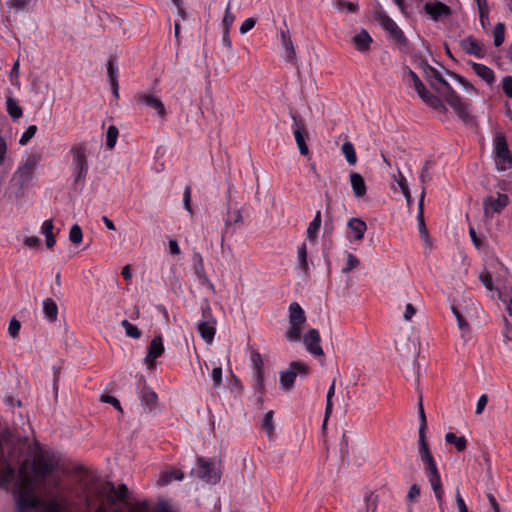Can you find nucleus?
Returning <instances> with one entry per match:
<instances>
[{
  "instance_id": "a878e982",
  "label": "nucleus",
  "mask_w": 512,
  "mask_h": 512,
  "mask_svg": "<svg viewBox=\"0 0 512 512\" xmlns=\"http://www.w3.org/2000/svg\"><path fill=\"white\" fill-rule=\"evenodd\" d=\"M350 184L356 198H363L366 195L367 186L361 174L352 172L350 174Z\"/></svg>"
},
{
  "instance_id": "393cba45",
  "label": "nucleus",
  "mask_w": 512,
  "mask_h": 512,
  "mask_svg": "<svg viewBox=\"0 0 512 512\" xmlns=\"http://www.w3.org/2000/svg\"><path fill=\"white\" fill-rule=\"evenodd\" d=\"M468 65L471 66L477 76H479L488 85H492L495 81V75L491 68L484 64H479L473 61H468Z\"/></svg>"
},
{
  "instance_id": "4468645a",
  "label": "nucleus",
  "mask_w": 512,
  "mask_h": 512,
  "mask_svg": "<svg viewBox=\"0 0 512 512\" xmlns=\"http://www.w3.org/2000/svg\"><path fill=\"white\" fill-rule=\"evenodd\" d=\"M509 198L506 194L498 193L497 199L488 196L483 201V210L486 218H492L495 213H501L508 205Z\"/></svg>"
},
{
  "instance_id": "0e129e2a",
  "label": "nucleus",
  "mask_w": 512,
  "mask_h": 512,
  "mask_svg": "<svg viewBox=\"0 0 512 512\" xmlns=\"http://www.w3.org/2000/svg\"><path fill=\"white\" fill-rule=\"evenodd\" d=\"M420 496V487L417 484H413L407 494V500L411 503L415 502Z\"/></svg>"
},
{
  "instance_id": "de8ad7c7",
  "label": "nucleus",
  "mask_w": 512,
  "mask_h": 512,
  "mask_svg": "<svg viewBox=\"0 0 512 512\" xmlns=\"http://www.w3.org/2000/svg\"><path fill=\"white\" fill-rule=\"evenodd\" d=\"M430 165H431V161L430 160H427L422 169H421V173H420V182L422 184V188L421 190L424 188L425 189V184L428 183L429 181H431L432 177L429 173V168H430Z\"/></svg>"
},
{
  "instance_id": "c756f323",
  "label": "nucleus",
  "mask_w": 512,
  "mask_h": 512,
  "mask_svg": "<svg viewBox=\"0 0 512 512\" xmlns=\"http://www.w3.org/2000/svg\"><path fill=\"white\" fill-rule=\"evenodd\" d=\"M107 73L112 93L115 98H119L118 68L114 65V62L111 59L107 63Z\"/></svg>"
},
{
  "instance_id": "aec40b11",
  "label": "nucleus",
  "mask_w": 512,
  "mask_h": 512,
  "mask_svg": "<svg viewBox=\"0 0 512 512\" xmlns=\"http://www.w3.org/2000/svg\"><path fill=\"white\" fill-rule=\"evenodd\" d=\"M164 353V345L163 338L161 335H156L151 340L148 352L145 357V363L149 366V368H153L155 366L154 361L160 357Z\"/></svg>"
},
{
  "instance_id": "49530a36",
  "label": "nucleus",
  "mask_w": 512,
  "mask_h": 512,
  "mask_svg": "<svg viewBox=\"0 0 512 512\" xmlns=\"http://www.w3.org/2000/svg\"><path fill=\"white\" fill-rule=\"evenodd\" d=\"M360 265L359 259L353 255L352 253H347V262L346 266L342 268L343 273H349L353 269L357 268Z\"/></svg>"
},
{
  "instance_id": "f704fd0d",
  "label": "nucleus",
  "mask_w": 512,
  "mask_h": 512,
  "mask_svg": "<svg viewBox=\"0 0 512 512\" xmlns=\"http://www.w3.org/2000/svg\"><path fill=\"white\" fill-rule=\"evenodd\" d=\"M445 440L447 443L454 445L459 452H462L466 449L467 440L464 436L458 437L456 434L448 432L445 435Z\"/></svg>"
},
{
  "instance_id": "e2e57ef3",
  "label": "nucleus",
  "mask_w": 512,
  "mask_h": 512,
  "mask_svg": "<svg viewBox=\"0 0 512 512\" xmlns=\"http://www.w3.org/2000/svg\"><path fill=\"white\" fill-rule=\"evenodd\" d=\"M502 89L507 97L512 98V76H505L503 78Z\"/></svg>"
},
{
  "instance_id": "052dcab7",
  "label": "nucleus",
  "mask_w": 512,
  "mask_h": 512,
  "mask_svg": "<svg viewBox=\"0 0 512 512\" xmlns=\"http://www.w3.org/2000/svg\"><path fill=\"white\" fill-rule=\"evenodd\" d=\"M212 380H213V387L215 389L219 388L222 384V368L221 367H215L212 370Z\"/></svg>"
},
{
  "instance_id": "423d86ee",
  "label": "nucleus",
  "mask_w": 512,
  "mask_h": 512,
  "mask_svg": "<svg viewBox=\"0 0 512 512\" xmlns=\"http://www.w3.org/2000/svg\"><path fill=\"white\" fill-rule=\"evenodd\" d=\"M289 327L285 332V337L289 342H297L301 338L302 325L306 321V315L302 307L297 302L289 305Z\"/></svg>"
},
{
  "instance_id": "3c124183",
  "label": "nucleus",
  "mask_w": 512,
  "mask_h": 512,
  "mask_svg": "<svg viewBox=\"0 0 512 512\" xmlns=\"http://www.w3.org/2000/svg\"><path fill=\"white\" fill-rule=\"evenodd\" d=\"M37 132V126L36 125H30L25 132L22 134L19 143L20 145H26L31 138L36 134Z\"/></svg>"
},
{
  "instance_id": "37998d69",
  "label": "nucleus",
  "mask_w": 512,
  "mask_h": 512,
  "mask_svg": "<svg viewBox=\"0 0 512 512\" xmlns=\"http://www.w3.org/2000/svg\"><path fill=\"white\" fill-rule=\"evenodd\" d=\"M234 20H235V16L231 12V1H228L226 9H225L224 17L222 20L223 30L230 31V28L233 25Z\"/></svg>"
},
{
  "instance_id": "774afa93",
  "label": "nucleus",
  "mask_w": 512,
  "mask_h": 512,
  "mask_svg": "<svg viewBox=\"0 0 512 512\" xmlns=\"http://www.w3.org/2000/svg\"><path fill=\"white\" fill-rule=\"evenodd\" d=\"M29 1L30 0H8L7 6L9 8L15 9L16 11H19L23 9L29 3Z\"/></svg>"
},
{
  "instance_id": "39448f33",
  "label": "nucleus",
  "mask_w": 512,
  "mask_h": 512,
  "mask_svg": "<svg viewBox=\"0 0 512 512\" xmlns=\"http://www.w3.org/2000/svg\"><path fill=\"white\" fill-rule=\"evenodd\" d=\"M420 460L424 465L428 480L439 503L443 501V487L435 460L431 451L418 452Z\"/></svg>"
},
{
  "instance_id": "a18cd8bd",
  "label": "nucleus",
  "mask_w": 512,
  "mask_h": 512,
  "mask_svg": "<svg viewBox=\"0 0 512 512\" xmlns=\"http://www.w3.org/2000/svg\"><path fill=\"white\" fill-rule=\"evenodd\" d=\"M83 239L82 229L78 224H74L69 231V240L73 244H80Z\"/></svg>"
},
{
  "instance_id": "0eeeda50",
  "label": "nucleus",
  "mask_w": 512,
  "mask_h": 512,
  "mask_svg": "<svg viewBox=\"0 0 512 512\" xmlns=\"http://www.w3.org/2000/svg\"><path fill=\"white\" fill-rule=\"evenodd\" d=\"M375 19L380 22L383 29L388 33L389 38L395 43L398 49H406L408 47V39L404 35V32L382 9L375 13Z\"/></svg>"
},
{
  "instance_id": "a211bd4d",
  "label": "nucleus",
  "mask_w": 512,
  "mask_h": 512,
  "mask_svg": "<svg viewBox=\"0 0 512 512\" xmlns=\"http://www.w3.org/2000/svg\"><path fill=\"white\" fill-rule=\"evenodd\" d=\"M199 469L197 476L209 483H217L220 480V473L216 470L214 463L203 458L198 459Z\"/></svg>"
},
{
  "instance_id": "bb28decb",
  "label": "nucleus",
  "mask_w": 512,
  "mask_h": 512,
  "mask_svg": "<svg viewBox=\"0 0 512 512\" xmlns=\"http://www.w3.org/2000/svg\"><path fill=\"white\" fill-rule=\"evenodd\" d=\"M352 42L359 52H366L370 48L372 38L365 29H362L360 33L353 37Z\"/></svg>"
},
{
  "instance_id": "6ab92c4d",
  "label": "nucleus",
  "mask_w": 512,
  "mask_h": 512,
  "mask_svg": "<svg viewBox=\"0 0 512 512\" xmlns=\"http://www.w3.org/2000/svg\"><path fill=\"white\" fill-rule=\"evenodd\" d=\"M304 345L307 351L314 356H323L324 352L320 346V334L317 329L311 328L304 335Z\"/></svg>"
},
{
  "instance_id": "4c0bfd02",
  "label": "nucleus",
  "mask_w": 512,
  "mask_h": 512,
  "mask_svg": "<svg viewBox=\"0 0 512 512\" xmlns=\"http://www.w3.org/2000/svg\"><path fill=\"white\" fill-rule=\"evenodd\" d=\"M494 45L499 47L503 44L505 39V24L499 22L493 29Z\"/></svg>"
},
{
  "instance_id": "f8f14e48",
  "label": "nucleus",
  "mask_w": 512,
  "mask_h": 512,
  "mask_svg": "<svg viewBox=\"0 0 512 512\" xmlns=\"http://www.w3.org/2000/svg\"><path fill=\"white\" fill-rule=\"evenodd\" d=\"M136 105L144 106L155 110L156 114L160 118H164L166 115V109L162 100L150 91L137 92L133 97Z\"/></svg>"
},
{
  "instance_id": "79ce46f5",
  "label": "nucleus",
  "mask_w": 512,
  "mask_h": 512,
  "mask_svg": "<svg viewBox=\"0 0 512 512\" xmlns=\"http://www.w3.org/2000/svg\"><path fill=\"white\" fill-rule=\"evenodd\" d=\"M298 264L302 271H308L309 267L307 262V247L305 243H302L298 248Z\"/></svg>"
},
{
  "instance_id": "473e14b6",
  "label": "nucleus",
  "mask_w": 512,
  "mask_h": 512,
  "mask_svg": "<svg viewBox=\"0 0 512 512\" xmlns=\"http://www.w3.org/2000/svg\"><path fill=\"white\" fill-rule=\"evenodd\" d=\"M321 222V212L317 211L314 219L310 222L307 228V238L309 239L310 242H315L318 235V231L321 227Z\"/></svg>"
},
{
  "instance_id": "dca6fc26",
  "label": "nucleus",
  "mask_w": 512,
  "mask_h": 512,
  "mask_svg": "<svg viewBox=\"0 0 512 512\" xmlns=\"http://www.w3.org/2000/svg\"><path fill=\"white\" fill-rule=\"evenodd\" d=\"M418 417L420 421L419 430H418V452L429 451V445L426 441V429H427V419L426 414L423 407V399L422 395L419 396L418 401Z\"/></svg>"
},
{
  "instance_id": "9b49d317",
  "label": "nucleus",
  "mask_w": 512,
  "mask_h": 512,
  "mask_svg": "<svg viewBox=\"0 0 512 512\" xmlns=\"http://www.w3.org/2000/svg\"><path fill=\"white\" fill-rule=\"evenodd\" d=\"M309 374V367L301 361H292L289 368L280 372V385L284 390H290L298 375L306 377Z\"/></svg>"
},
{
  "instance_id": "ea45409f",
  "label": "nucleus",
  "mask_w": 512,
  "mask_h": 512,
  "mask_svg": "<svg viewBox=\"0 0 512 512\" xmlns=\"http://www.w3.org/2000/svg\"><path fill=\"white\" fill-rule=\"evenodd\" d=\"M118 128L114 125L108 127L106 132V146L109 149H113L115 147L117 138H118Z\"/></svg>"
},
{
  "instance_id": "72a5a7b5",
  "label": "nucleus",
  "mask_w": 512,
  "mask_h": 512,
  "mask_svg": "<svg viewBox=\"0 0 512 512\" xmlns=\"http://www.w3.org/2000/svg\"><path fill=\"white\" fill-rule=\"evenodd\" d=\"M193 262H194V271L197 275L199 281H207V275L205 273L203 258L199 252H194L193 254Z\"/></svg>"
},
{
  "instance_id": "f03ea898",
  "label": "nucleus",
  "mask_w": 512,
  "mask_h": 512,
  "mask_svg": "<svg viewBox=\"0 0 512 512\" xmlns=\"http://www.w3.org/2000/svg\"><path fill=\"white\" fill-rule=\"evenodd\" d=\"M423 72L429 85L445 99L463 123H472L473 117L469 112V104L453 90L443 75L431 65Z\"/></svg>"
},
{
  "instance_id": "7c9ffc66",
  "label": "nucleus",
  "mask_w": 512,
  "mask_h": 512,
  "mask_svg": "<svg viewBox=\"0 0 512 512\" xmlns=\"http://www.w3.org/2000/svg\"><path fill=\"white\" fill-rule=\"evenodd\" d=\"M424 198H425V190L423 188L422 192L420 194L419 202H418L417 220H418L419 232H420L422 238L425 241H427L429 236H428V231H427V228H426L425 222H424V212H423Z\"/></svg>"
},
{
  "instance_id": "cd10ccee",
  "label": "nucleus",
  "mask_w": 512,
  "mask_h": 512,
  "mask_svg": "<svg viewBox=\"0 0 512 512\" xmlns=\"http://www.w3.org/2000/svg\"><path fill=\"white\" fill-rule=\"evenodd\" d=\"M348 228L354 233V238L361 241L367 230V224L360 218L352 217L347 224Z\"/></svg>"
},
{
  "instance_id": "2eb2a0df",
  "label": "nucleus",
  "mask_w": 512,
  "mask_h": 512,
  "mask_svg": "<svg viewBox=\"0 0 512 512\" xmlns=\"http://www.w3.org/2000/svg\"><path fill=\"white\" fill-rule=\"evenodd\" d=\"M415 90L418 96L426 105H428L429 107L438 112H447V108L442 99L439 96L430 92L423 83L420 84V86L416 87Z\"/></svg>"
},
{
  "instance_id": "6e6d98bb",
  "label": "nucleus",
  "mask_w": 512,
  "mask_h": 512,
  "mask_svg": "<svg viewBox=\"0 0 512 512\" xmlns=\"http://www.w3.org/2000/svg\"><path fill=\"white\" fill-rule=\"evenodd\" d=\"M479 280L482 282V284L485 286V288L489 291L494 290L492 275L488 271H483L479 275Z\"/></svg>"
},
{
  "instance_id": "338daca9",
  "label": "nucleus",
  "mask_w": 512,
  "mask_h": 512,
  "mask_svg": "<svg viewBox=\"0 0 512 512\" xmlns=\"http://www.w3.org/2000/svg\"><path fill=\"white\" fill-rule=\"evenodd\" d=\"M256 24V19L253 17L247 18L240 26V33L245 34L250 31Z\"/></svg>"
},
{
  "instance_id": "58836bf2",
  "label": "nucleus",
  "mask_w": 512,
  "mask_h": 512,
  "mask_svg": "<svg viewBox=\"0 0 512 512\" xmlns=\"http://www.w3.org/2000/svg\"><path fill=\"white\" fill-rule=\"evenodd\" d=\"M121 326L125 329V333L128 337L139 339L142 335V332L138 329V327L126 319L121 321Z\"/></svg>"
},
{
  "instance_id": "6e6552de",
  "label": "nucleus",
  "mask_w": 512,
  "mask_h": 512,
  "mask_svg": "<svg viewBox=\"0 0 512 512\" xmlns=\"http://www.w3.org/2000/svg\"><path fill=\"white\" fill-rule=\"evenodd\" d=\"M495 163L500 170L512 167V154L509 150L506 137L503 133L497 132L493 139Z\"/></svg>"
},
{
  "instance_id": "5fc2aeb1",
  "label": "nucleus",
  "mask_w": 512,
  "mask_h": 512,
  "mask_svg": "<svg viewBox=\"0 0 512 512\" xmlns=\"http://www.w3.org/2000/svg\"><path fill=\"white\" fill-rule=\"evenodd\" d=\"M184 478V474L180 470H172L169 473L165 474L162 478V484H168L172 480H182Z\"/></svg>"
},
{
  "instance_id": "bf43d9fd",
  "label": "nucleus",
  "mask_w": 512,
  "mask_h": 512,
  "mask_svg": "<svg viewBox=\"0 0 512 512\" xmlns=\"http://www.w3.org/2000/svg\"><path fill=\"white\" fill-rule=\"evenodd\" d=\"M452 312L454 314V316L456 317L457 319V322H458V326L461 330L465 331V330H468L469 329V324L468 322L464 319V317L462 316V314L460 313V311L456 308V307H452Z\"/></svg>"
},
{
  "instance_id": "13d9d810",
  "label": "nucleus",
  "mask_w": 512,
  "mask_h": 512,
  "mask_svg": "<svg viewBox=\"0 0 512 512\" xmlns=\"http://www.w3.org/2000/svg\"><path fill=\"white\" fill-rule=\"evenodd\" d=\"M335 5L338 9L346 8L349 12H356L358 5L354 2L345 0H335Z\"/></svg>"
},
{
  "instance_id": "ddd939ff",
  "label": "nucleus",
  "mask_w": 512,
  "mask_h": 512,
  "mask_svg": "<svg viewBox=\"0 0 512 512\" xmlns=\"http://www.w3.org/2000/svg\"><path fill=\"white\" fill-rule=\"evenodd\" d=\"M421 47H417L408 41V47L406 49H399L402 53L410 56L413 63L417 64L423 71L429 67L426 54L431 55L430 49L426 45V42L420 39Z\"/></svg>"
},
{
  "instance_id": "20e7f679",
  "label": "nucleus",
  "mask_w": 512,
  "mask_h": 512,
  "mask_svg": "<svg viewBox=\"0 0 512 512\" xmlns=\"http://www.w3.org/2000/svg\"><path fill=\"white\" fill-rule=\"evenodd\" d=\"M21 443L10 441L6 435L0 439V485H5L13 478L15 469L13 464L18 463L23 451L20 447Z\"/></svg>"
},
{
  "instance_id": "680f3d73",
  "label": "nucleus",
  "mask_w": 512,
  "mask_h": 512,
  "mask_svg": "<svg viewBox=\"0 0 512 512\" xmlns=\"http://www.w3.org/2000/svg\"><path fill=\"white\" fill-rule=\"evenodd\" d=\"M60 374H61V367L54 366L53 367V390L55 393V399H57V396H58Z\"/></svg>"
},
{
  "instance_id": "7ed1b4c3",
  "label": "nucleus",
  "mask_w": 512,
  "mask_h": 512,
  "mask_svg": "<svg viewBox=\"0 0 512 512\" xmlns=\"http://www.w3.org/2000/svg\"><path fill=\"white\" fill-rule=\"evenodd\" d=\"M128 496V487L120 484L117 488L112 482H106L97 485L93 491L86 495L87 508L89 510L95 508V512H107L108 507L115 505L117 502L125 501Z\"/></svg>"
},
{
  "instance_id": "864d4df0",
  "label": "nucleus",
  "mask_w": 512,
  "mask_h": 512,
  "mask_svg": "<svg viewBox=\"0 0 512 512\" xmlns=\"http://www.w3.org/2000/svg\"><path fill=\"white\" fill-rule=\"evenodd\" d=\"M262 428L265 429L269 435L273 432V411H268L264 415L262 420Z\"/></svg>"
},
{
  "instance_id": "69168bd1",
  "label": "nucleus",
  "mask_w": 512,
  "mask_h": 512,
  "mask_svg": "<svg viewBox=\"0 0 512 512\" xmlns=\"http://www.w3.org/2000/svg\"><path fill=\"white\" fill-rule=\"evenodd\" d=\"M100 399H101L102 402L109 403V404L113 405L118 411L122 412V408H121L120 402L114 396L102 395Z\"/></svg>"
},
{
  "instance_id": "b1692460",
  "label": "nucleus",
  "mask_w": 512,
  "mask_h": 512,
  "mask_svg": "<svg viewBox=\"0 0 512 512\" xmlns=\"http://www.w3.org/2000/svg\"><path fill=\"white\" fill-rule=\"evenodd\" d=\"M216 320L204 319L198 323V332L203 340L210 344L214 340L216 333Z\"/></svg>"
},
{
  "instance_id": "09e8293b",
  "label": "nucleus",
  "mask_w": 512,
  "mask_h": 512,
  "mask_svg": "<svg viewBox=\"0 0 512 512\" xmlns=\"http://www.w3.org/2000/svg\"><path fill=\"white\" fill-rule=\"evenodd\" d=\"M406 76L410 78L414 89L423 83L418 77V75L408 66L403 67V77L405 78Z\"/></svg>"
},
{
  "instance_id": "e433bc0d",
  "label": "nucleus",
  "mask_w": 512,
  "mask_h": 512,
  "mask_svg": "<svg viewBox=\"0 0 512 512\" xmlns=\"http://www.w3.org/2000/svg\"><path fill=\"white\" fill-rule=\"evenodd\" d=\"M7 111L13 119H19L22 114V108L18 105L17 101L13 98H8L6 101Z\"/></svg>"
},
{
  "instance_id": "5701e85b",
  "label": "nucleus",
  "mask_w": 512,
  "mask_h": 512,
  "mask_svg": "<svg viewBox=\"0 0 512 512\" xmlns=\"http://www.w3.org/2000/svg\"><path fill=\"white\" fill-rule=\"evenodd\" d=\"M250 361L255 372V381L257 383L260 392L264 390V370H263V359L259 352L252 351L250 355Z\"/></svg>"
},
{
  "instance_id": "c03bdc74",
  "label": "nucleus",
  "mask_w": 512,
  "mask_h": 512,
  "mask_svg": "<svg viewBox=\"0 0 512 512\" xmlns=\"http://www.w3.org/2000/svg\"><path fill=\"white\" fill-rule=\"evenodd\" d=\"M446 74L452 79H455L457 82H459L466 91H472L476 93V89L474 88V86L461 75H458L457 73L449 70L446 71Z\"/></svg>"
},
{
  "instance_id": "f3484780",
  "label": "nucleus",
  "mask_w": 512,
  "mask_h": 512,
  "mask_svg": "<svg viewBox=\"0 0 512 512\" xmlns=\"http://www.w3.org/2000/svg\"><path fill=\"white\" fill-rule=\"evenodd\" d=\"M461 49L468 55H473L477 58H484L486 55L485 46L477 40L474 36H468L459 41Z\"/></svg>"
},
{
  "instance_id": "c9c22d12",
  "label": "nucleus",
  "mask_w": 512,
  "mask_h": 512,
  "mask_svg": "<svg viewBox=\"0 0 512 512\" xmlns=\"http://www.w3.org/2000/svg\"><path fill=\"white\" fill-rule=\"evenodd\" d=\"M341 151L346 158V161L350 165H354L357 162V156L353 144L349 141L344 142Z\"/></svg>"
},
{
  "instance_id": "c85d7f7f",
  "label": "nucleus",
  "mask_w": 512,
  "mask_h": 512,
  "mask_svg": "<svg viewBox=\"0 0 512 512\" xmlns=\"http://www.w3.org/2000/svg\"><path fill=\"white\" fill-rule=\"evenodd\" d=\"M140 400H141L142 406L145 409H148L151 412L157 406L158 397H157V394L154 391H152L151 389L145 387L141 391Z\"/></svg>"
},
{
  "instance_id": "a19ab883",
  "label": "nucleus",
  "mask_w": 512,
  "mask_h": 512,
  "mask_svg": "<svg viewBox=\"0 0 512 512\" xmlns=\"http://www.w3.org/2000/svg\"><path fill=\"white\" fill-rule=\"evenodd\" d=\"M396 181L401 189V192L403 193V195L407 201V205L410 206L411 201H412L411 193H410L406 178L404 177V175L401 172H399V177Z\"/></svg>"
},
{
  "instance_id": "9d476101",
  "label": "nucleus",
  "mask_w": 512,
  "mask_h": 512,
  "mask_svg": "<svg viewBox=\"0 0 512 512\" xmlns=\"http://www.w3.org/2000/svg\"><path fill=\"white\" fill-rule=\"evenodd\" d=\"M71 153L73 154L74 184H82L88 173L87 154L84 144L72 147Z\"/></svg>"
},
{
  "instance_id": "2f4dec72",
  "label": "nucleus",
  "mask_w": 512,
  "mask_h": 512,
  "mask_svg": "<svg viewBox=\"0 0 512 512\" xmlns=\"http://www.w3.org/2000/svg\"><path fill=\"white\" fill-rule=\"evenodd\" d=\"M43 313L49 322H55L58 317V306L51 298H46L43 301Z\"/></svg>"
},
{
  "instance_id": "f257e3e1",
  "label": "nucleus",
  "mask_w": 512,
  "mask_h": 512,
  "mask_svg": "<svg viewBox=\"0 0 512 512\" xmlns=\"http://www.w3.org/2000/svg\"><path fill=\"white\" fill-rule=\"evenodd\" d=\"M32 470L28 472V461L19 468L14 488V498L18 512H28L39 508L40 512H68L69 501L59 489L61 479L53 475L59 466V458L50 449L35 442L32 451Z\"/></svg>"
},
{
  "instance_id": "4be33fe9",
  "label": "nucleus",
  "mask_w": 512,
  "mask_h": 512,
  "mask_svg": "<svg viewBox=\"0 0 512 512\" xmlns=\"http://www.w3.org/2000/svg\"><path fill=\"white\" fill-rule=\"evenodd\" d=\"M294 121L295 129L293 131L294 137L299 149V152L303 156H307L309 154V148L305 142L307 137V132L305 126L301 120H298L295 116H292Z\"/></svg>"
},
{
  "instance_id": "4d7b16f0",
  "label": "nucleus",
  "mask_w": 512,
  "mask_h": 512,
  "mask_svg": "<svg viewBox=\"0 0 512 512\" xmlns=\"http://www.w3.org/2000/svg\"><path fill=\"white\" fill-rule=\"evenodd\" d=\"M478 10H479V16L480 21L483 23V18H488L489 15V7L486 0H476Z\"/></svg>"
},
{
  "instance_id": "412c9836",
  "label": "nucleus",
  "mask_w": 512,
  "mask_h": 512,
  "mask_svg": "<svg viewBox=\"0 0 512 512\" xmlns=\"http://www.w3.org/2000/svg\"><path fill=\"white\" fill-rule=\"evenodd\" d=\"M424 10L434 21H438L441 17H447L452 14L451 8L440 1L425 3Z\"/></svg>"
},
{
  "instance_id": "8fccbe9b",
  "label": "nucleus",
  "mask_w": 512,
  "mask_h": 512,
  "mask_svg": "<svg viewBox=\"0 0 512 512\" xmlns=\"http://www.w3.org/2000/svg\"><path fill=\"white\" fill-rule=\"evenodd\" d=\"M20 329H21V323L15 317H13L10 320L9 326H8L9 336L12 337L13 339L17 338L19 336Z\"/></svg>"
},
{
  "instance_id": "603ef678",
  "label": "nucleus",
  "mask_w": 512,
  "mask_h": 512,
  "mask_svg": "<svg viewBox=\"0 0 512 512\" xmlns=\"http://www.w3.org/2000/svg\"><path fill=\"white\" fill-rule=\"evenodd\" d=\"M285 49V59L288 62L294 63L296 59L295 48L292 40L283 44Z\"/></svg>"
},
{
  "instance_id": "1a4fd4ad",
  "label": "nucleus",
  "mask_w": 512,
  "mask_h": 512,
  "mask_svg": "<svg viewBox=\"0 0 512 512\" xmlns=\"http://www.w3.org/2000/svg\"><path fill=\"white\" fill-rule=\"evenodd\" d=\"M40 161V156L37 154L29 155L24 163L18 167L16 172L13 175V181L16 182V184L23 188L30 184V182L33 179L34 172L36 170V167Z\"/></svg>"
}]
</instances>
